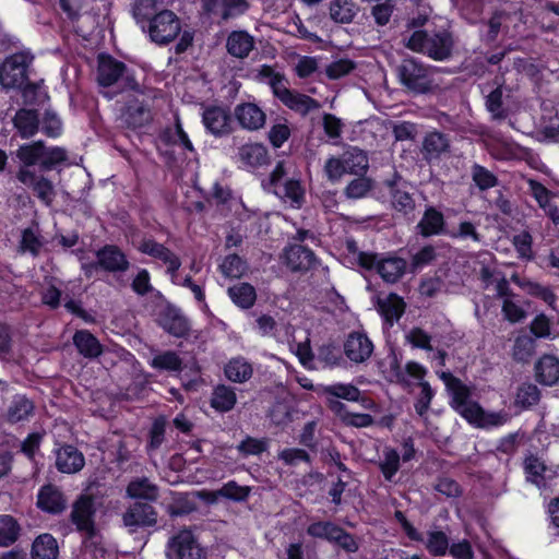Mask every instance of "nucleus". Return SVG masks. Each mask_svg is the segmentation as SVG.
Here are the masks:
<instances>
[{"mask_svg": "<svg viewBox=\"0 0 559 559\" xmlns=\"http://www.w3.org/2000/svg\"><path fill=\"white\" fill-rule=\"evenodd\" d=\"M402 41L407 49L438 62L451 60L457 45L454 33L445 27L432 31L417 29L404 34Z\"/></svg>", "mask_w": 559, "mask_h": 559, "instance_id": "nucleus-1", "label": "nucleus"}, {"mask_svg": "<svg viewBox=\"0 0 559 559\" xmlns=\"http://www.w3.org/2000/svg\"><path fill=\"white\" fill-rule=\"evenodd\" d=\"M396 74L400 83L413 94H428L436 87L431 68L414 57L403 59L396 67Z\"/></svg>", "mask_w": 559, "mask_h": 559, "instance_id": "nucleus-2", "label": "nucleus"}, {"mask_svg": "<svg viewBox=\"0 0 559 559\" xmlns=\"http://www.w3.org/2000/svg\"><path fill=\"white\" fill-rule=\"evenodd\" d=\"M121 81L122 90L141 92V85L129 74L126 64L109 55L98 56L97 82L100 86L108 87Z\"/></svg>", "mask_w": 559, "mask_h": 559, "instance_id": "nucleus-3", "label": "nucleus"}, {"mask_svg": "<svg viewBox=\"0 0 559 559\" xmlns=\"http://www.w3.org/2000/svg\"><path fill=\"white\" fill-rule=\"evenodd\" d=\"M34 60V56L26 51H20L8 56L0 64V85L9 91L20 88L27 81V70Z\"/></svg>", "mask_w": 559, "mask_h": 559, "instance_id": "nucleus-4", "label": "nucleus"}, {"mask_svg": "<svg viewBox=\"0 0 559 559\" xmlns=\"http://www.w3.org/2000/svg\"><path fill=\"white\" fill-rule=\"evenodd\" d=\"M168 559H207L206 551L190 528L180 530L167 545Z\"/></svg>", "mask_w": 559, "mask_h": 559, "instance_id": "nucleus-5", "label": "nucleus"}, {"mask_svg": "<svg viewBox=\"0 0 559 559\" xmlns=\"http://www.w3.org/2000/svg\"><path fill=\"white\" fill-rule=\"evenodd\" d=\"M440 378L444 382L450 394L451 407L467 420L469 416L473 415L474 406H477L478 404L471 400V389L451 372H442Z\"/></svg>", "mask_w": 559, "mask_h": 559, "instance_id": "nucleus-6", "label": "nucleus"}, {"mask_svg": "<svg viewBox=\"0 0 559 559\" xmlns=\"http://www.w3.org/2000/svg\"><path fill=\"white\" fill-rule=\"evenodd\" d=\"M95 502L93 497L81 495L73 503L70 513L71 522L75 525L76 531L84 534L86 539H93L97 536L95 525Z\"/></svg>", "mask_w": 559, "mask_h": 559, "instance_id": "nucleus-7", "label": "nucleus"}, {"mask_svg": "<svg viewBox=\"0 0 559 559\" xmlns=\"http://www.w3.org/2000/svg\"><path fill=\"white\" fill-rule=\"evenodd\" d=\"M180 21L169 10L155 14L148 25V34L152 41L158 45H166L173 41L180 33Z\"/></svg>", "mask_w": 559, "mask_h": 559, "instance_id": "nucleus-8", "label": "nucleus"}, {"mask_svg": "<svg viewBox=\"0 0 559 559\" xmlns=\"http://www.w3.org/2000/svg\"><path fill=\"white\" fill-rule=\"evenodd\" d=\"M157 516V511L152 504L136 501L122 513V523L130 534H134L139 530L155 526Z\"/></svg>", "mask_w": 559, "mask_h": 559, "instance_id": "nucleus-9", "label": "nucleus"}, {"mask_svg": "<svg viewBox=\"0 0 559 559\" xmlns=\"http://www.w3.org/2000/svg\"><path fill=\"white\" fill-rule=\"evenodd\" d=\"M157 324L175 337H186L190 332V322L181 310L171 304L162 306L156 313Z\"/></svg>", "mask_w": 559, "mask_h": 559, "instance_id": "nucleus-10", "label": "nucleus"}, {"mask_svg": "<svg viewBox=\"0 0 559 559\" xmlns=\"http://www.w3.org/2000/svg\"><path fill=\"white\" fill-rule=\"evenodd\" d=\"M202 122L215 138L229 135L234 131L233 117L226 107L210 105L203 109Z\"/></svg>", "mask_w": 559, "mask_h": 559, "instance_id": "nucleus-11", "label": "nucleus"}, {"mask_svg": "<svg viewBox=\"0 0 559 559\" xmlns=\"http://www.w3.org/2000/svg\"><path fill=\"white\" fill-rule=\"evenodd\" d=\"M451 148L450 135L435 130L424 136L420 152L427 163H435L442 157L450 156Z\"/></svg>", "mask_w": 559, "mask_h": 559, "instance_id": "nucleus-12", "label": "nucleus"}, {"mask_svg": "<svg viewBox=\"0 0 559 559\" xmlns=\"http://www.w3.org/2000/svg\"><path fill=\"white\" fill-rule=\"evenodd\" d=\"M402 178L397 175L393 180H388L385 183L390 189L392 207L407 218L414 217L415 200L412 193L407 190V186L401 182Z\"/></svg>", "mask_w": 559, "mask_h": 559, "instance_id": "nucleus-13", "label": "nucleus"}, {"mask_svg": "<svg viewBox=\"0 0 559 559\" xmlns=\"http://www.w3.org/2000/svg\"><path fill=\"white\" fill-rule=\"evenodd\" d=\"M17 180L31 187L36 197L46 205H50L55 198L52 182L44 176H37L33 170L20 167L16 174Z\"/></svg>", "mask_w": 559, "mask_h": 559, "instance_id": "nucleus-14", "label": "nucleus"}, {"mask_svg": "<svg viewBox=\"0 0 559 559\" xmlns=\"http://www.w3.org/2000/svg\"><path fill=\"white\" fill-rule=\"evenodd\" d=\"M97 264L100 270L118 274L124 273L130 267V262L124 252L115 245H106L96 251Z\"/></svg>", "mask_w": 559, "mask_h": 559, "instance_id": "nucleus-15", "label": "nucleus"}, {"mask_svg": "<svg viewBox=\"0 0 559 559\" xmlns=\"http://www.w3.org/2000/svg\"><path fill=\"white\" fill-rule=\"evenodd\" d=\"M427 370L416 361H408L404 368L401 367L396 355H393L390 361L391 381L401 384L405 389L415 385L413 380L425 378Z\"/></svg>", "mask_w": 559, "mask_h": 559, "instance_id": "nucleus-16", "label": "nucleus"}, {"mask_svg": "<svg viewBox=\"0 0 559 559\" xmlns=\"http://www.w3.org/2000/svg\"><path fill=\"white\" fill-rule=\"evenodd\" d=\"M67 498L55 485H44L37 493L36 506L49 514H60L67 509Z\"/></svg>", "mask_w": 559, "mask_h": 559, "instance_id": "nucleus-17", "label": "nucleus"}, {"mask_svg": "<svg viewBox=\"0 0 559 559\" xmlns=\"http://www.w3.org/2000/svg\"><path fill=\"white\" fill-rule=\"evenodd\" d=\"M236 159L243 168L257 169L269 165L270 155L266 146L262 143H246L238 147Z\"/></svg>", "mask_w": 559, "mask_h": 559, "instance_id": "nucleus-18", "label": "nucleus"}, {"mask_svg": "<svg viewBox=\"0 0 559 559\" xmlns=\"http://www.w3.org/2000/svg\"><path fill=\"white\" fill-rule=\"evenodd\" d=\"M344 352L350 361L360 364L371 356L373 344L365 333L352 332L344 343Z\"/></svg>", "mask_w": 559, "mask_h": 559, "instance_id": "nucleus-19", "label": "nucleus"}, {"mask_svg": "<svg viewBox=\"0 0 559 559\" xmlns=\"http://www.w3.org/2000/svg\"><path fill=\"white\" fill-rule=\"evenodd\" d=\"M234 116L239 126L248 131L262 129L266 120L264 111L253 103L238 104L234 109Z\"/></svg>", "mask_w": 559, "mask_h": 559, "instance_id": "nucleus-20", "label": "nucleus"}, {"mask_svg": "<svg viewBox=\"0 0 559 559\" xmlns=\"http://www.w3.org/2000/svg\"><path fill=\"white\" fill-rule=\"evenodd\" d=\"M286 265L293 272H306L316 264V255L312 250L301 245H289L283 253Z\"/></svg>", "mask_w": 559, "mask_h": 559, "instance_id": "nucleus-21", "label": "nucleus"}, {"mask_svg": "<svg viewBox=\"0 0 559 559\" xmlns=\"http://www.w3.org/2000/svg\"><path fill=\"white\" fill-rule=\"evenodd\" d=\"M85 465L81 451L71 444H64L56 450V467L64 474H75Z\"/></svg>", "mask_w": 559, "mask_h": 559, "instance_id": "nucleus-22", "label": "nucleus"}, {"mask_svg": "<svg viewBox=\"0 0 559 559\" xmlns=\"http://www.w3.org/2000/svg\"><path fill=\"white\" fill-rule=\"evenodd\" d=\"M510 94L511 90L508 86L499 84L486 96L485 107L492 120L501 121L508 118V99L510 98Z\"/></svg>", "mask_w": 559, "mask_h": 559, "instance_id": "nucleus-23", "label": "nucleus"}, {"mask_svg": "<svg viewBox=\"0 0 559 559\" xmlns=\"http://www.w3.org/2000/svg\"><path fill=\"white\" fill-rule=\"evenodd\" d=\"M152 119L151 106L145 100H129L121 114V121L129 128L136 129Z\"/></svg>", "mask_w": 559, "mask_h": 559, "instance_id": "nucleus-24", "label": "nucleus"}, {"mask_svg": "<svg viewBox=\"0 0 559 559\" xmlns=\"http://www.w3.org/2000/svg\"><path fill=\"white\" fill-rule=\"evenodd\" d=\"M416 228L418 234L426 238L436 235H448L449 231L445 228L443 214L433 206H428L425 210Z\"/></svg>", "mask_w": 559, "mask_h": 559, "instance_id": "nucleus-25", "label": "nucleus"}, {"mask_svg": "<svg viewBox=\"0 0 559 559\" xmlns=\"http://www.w3.org/2000/svg\"><path fill=\"white\" fill-rule=\"evenodd\" d=\"M535 379L547 386L559 382V358L554 355H543L534 366Z\"/></svg>", "mask_w": 559, "mask_h": 559, "instance_id": "nucleus-26", "label": "nucleus"}, {"mask_svg": "<svg viewBox=\"0 0 559 559\" xmlns=\"http://www.w3.org/2000/svg\"><path fill=\"white\" fill-rule=\"evenodd\" d=\"M510 414L504 409L498 412H486L479 404H477V406H474L473 415L469 416L467 421L477 428L490 429L503 426L510 420Z\"/></svg>", "mask_w": 559, "mask_h": 559, "instance_id": "nucleus-27", "label": "nucleus"}, {"mask_svg": "<svg viewBox=\"0 0 559 559\" xmlns=\"http://www.w3.org/2000/svg\"><path fill=\"white\" fill-rule=\"evenodd\" d=\"M479 278L485 289H488L491 286L495 288L496 298L508 297L509 295H513V292L510 287L509 281L507 280L504 273L498 269L490 267L487 265L481 266L479 271Z\"/></svg>", "mask_w": 559, "mask_h": 559, "instance_id": "nucleus-28", "label": "nucleus"}, {"mask_svg": "<svg viewBox=\"0 0 559 559\" xmlns=\"http://www.w3.org/2000/svg\"><path fill=\"white\" fill-rule=\"evenodd\" d=\"M13 126L22 139L33 138L39 130V115L36 109L21 108L13 119Z\"/></svg>", "mask_w": 559, "mask_h": 559, "instance_id": "nucleus-29", "label": "nucleus"}, {"mask_svg": "<svg viewBox=\"0 0 559 559\" xmlns=\"http://www.w3.org/2000/svg\"><path fill=\"white\" fill-rule=\"evenodd\" d=\"M255 41L246 31L231 32L226 40L227 52L238 59H245L254 49Z\"/></svg>", "mask_w": 559, "mask_h": 559, "instance_id": "nucleus-30", "label": "nucleus"}, {"mask_svg": "<svg viewBox=\"0 0 559 559\" xmlns=\"http://www.w3.org/2000/svg\"><path fill=\"white\" fill-rule=\"evenodd\" d=\"M407 262L403 258L388 257L377 263V272L386 283H396L406 272Z\"/></svg>", "mask_w": 559, "mask_h": 559, "instance_id": "nucleus-31", "label": "nucleus"}, {"mask_svg": "<svg viewBox=\"0 0 559 559\" xmlns=\"http://www.w3.org/2000/svg\"><path fill=\"white\" fill-rule=\"evenodd\" d=\"M281 103L302 117L321 107L317 99L294 90H290Z\"/></svg>", "mask_w": 559, "mask_h": 559, "instance_id": "nucleus-32", "label": "nucleus"}, {"mask_svg": "<svg viewBox=\"0 0 559 559\" xmlns=\"http://www.w3.org/2000/svg\"><path fill=\"white\" fill-rule=\"evenodd\" d=\"M347 174L365 175L369 168V158L365 151L357 146H348L342 153Z\"/></svg>", "mask_w": 559, "mask_h": 559, "instance_id": "nucleus-33", "label": "nucleus"}, {"mask_svg": "<svg viewBox=\"0 0 559 559\" xmlns=\"http://www.w3.org/2000/svg\"><path fill=\"white\" fill-rule=\"evenodd\" d=\"M237 403V395L234 388L226 384H218L213 389L210 404L218 413L230 412Z\"/></svg>", "mask_w": 559, "mask_h": 559, "instance_id": "nucleus-34", "label": "nucleus"}, {"mask_svg": "<svg viewBox=\"0 0 559 559\" xmlns=\"http://www.w3.org/2000/svg\"><path fill=\"white\" fill-rule=\"evenodd\" d=\"M73 344L85 358H96L103 353L102 344L87 330L76 331L73 335Z\"/></svg>", "mask_w": 559, "mask_h": 559, "instance_id": "nucleus-35", "label": "nucleus"}, {"mask_svg": "<svg viewBox=\"0 0 559 559\" xmlns=\"http://www.w3.org/2000/svg\"><path fill=\"white\" fill-rule=\"evenodd\" d=\"M127 496L133 499L156 501L158 498L157 485L150 481L147 477L132 479L127 486Z\"/></svg>", "mask_w": 559, "mask_h": 559, "instance_id": "nucleus-36", "label": "nucleus"}, {"mask_svg": "<svg viewBox=\"0 0 559 559\" xmlns=\"http://www.w3.org/2000/svg\"><path fill=\"white\" fill-rule=\"evenodd\" d=\"M377 307L381 316L388 322H393L399 320L405 310V302L403 298L397 296L396 294H389L384 298L379 297L377 301Z\"/></svg>", "mask_w": 559, "mask_h": 559, "instance_id": "nucleus-37", "label": "nucleus"}, {"mask_svg": "<svg viewBox=\"0 0 559 559\" xmlns=\"http://www.w3.org/2000/svg\"><path fill=\"white\" fill-rule=\"evenodd\" d=\"M34 413V404L24 395L13 396L5 417L11 424H16L23 420H27Z\"/></svg>", "mask_w": 559, "mask_h": 559, "instance_id": "nucleus-38", "label": "nucleus"}, {"mask_svg": "<svg viewBox=\"0 0 559 559\" xmlns=\"http://www.w3.org/2000/svg\"><path fill=\"white\" fill-rule=\"evenodd\" d=\"M227 294L241 309H250L257 300L255 288L249 283H237L227 289Z\"/></svg>", "mask_w": 559, "mask_h": 559, "instance_id": "nucleus-39", "label": "nucleus"}, {"mask_svg": "<svg viewBox=\"0 0 559 559\" xmlns=\"http://www.w3.org/2000/svg\"><path fill=\"white\" fill-rule=\"evenodd\" d=\"M43 155L44 142L41 140L23 144L15 152L16 158L22 163L21 167L27 169L34 165L40 166Z\"/></svg>", "mask_w": 559, "mask_h": 559, "instance_id": "nucleus-40", "label": "nucleus"}, {"mask_svg": "<svg viewBox=\"0 0 559 559\" xmlns=\"http://www.w3.org/2000/svg\"><path fill=\"white\" fill-rule=\"evenodd\" d=\"M58 554L57 540L50 534H41L33 543L32 559H57Z\"/></svg>", "mask_w": 559, "mask_h": 559, "instance_id": "nucleus-41", "label": "nucleus"}, {"mask_svg": "<svg viewBox=\"0 0 559 559\" xmlns=\"http://www.w3.org/2000/svg\"><path fill=\"white\" fill-rule=\"evenodd\" d=\"M273 193L294 207H300L304 202L305 192L299 180H286L280 187H275Z\"/></svg>", "mask_w": 559, "mask_h": 559, "instance_id": "nucleus-42", "label": "nucleus"}, {"mask_svg": "<svg viewBox=\"0 0 559 559\" xmlns=\"http://www.w3.org/2000/svg\"><path fill=\"white\" fill-rule=\"evenodd\" d=\"M224 371L228 380L237 383H243L248 381L253 374V368L251 364L242 357L231 359L225 366Z\"/></svg>", "mask_w": 559, "mask_h": 559, "instance_id": "nucleus-43", "label": "nucleus"}, {"mask_svg": "<svg viewBox=\"0 0 559 559\" xmlns=\"http://www.w3.org/2000/svg\"><path fill=\"white\" fill-rule=\"evenodd\" d=\"M357 10L353 0H332L330 2V16L336 23H350L357 14Z\"/></svg>", "mask_w": 559, "mask_h": 559, "instance_id": "nucleus-44", "label": "nucleus"}, {"mask_svg": "<svg viewBox=\"0 0 559 559\" xmlns=\"http://www.w3.org/2000/svg\"><path fill=\"white\" fill-rule=\"evenodd\" d=\"M540 395L537 385L530 382L522 383L516 389L514 405L522 409H528L539 403Z\"/></svg>", "mask_w": 559, "mask_h": 559, "instance_id": "nucleus-45", "label": "nucleus"}, {"mask_svg": "<svg viewBox=\"0 0 559 559\" xmlns=\"http://www.w3.org/2000/svg\"><path fill=\"white\" fill-rule=\"evenodd\" d=\"M535 337L527 334L519 335L514 340V344L512 347V358L518 362H528L531 358L535 355Z\"/></svg>", "mask_w": 559, "mask_h": 559, "instance_id": "nucleus-46", "label": "nucleus"}, {"mask_svg": "<svg viewBox=\"0 0 559 559\" xmlns=\"http://www.w3.org/2000/svg\"><path fill=\"white\" fill-rule=\"evenodd\" d=\"M358 177L348 182L344 188L343 194L348 200H359L368 197L374 187V181L365 175H357Z\"/></svg>", "mask_w": 559, "mask_h": 559, "instance_id": "nucleus-47", "label": "nucleus"}, {"mask_svg": "<svg viewBox=\"0 0 559 559\" xmlns=\"http://www.w3.org/2000/svg\"><path fill=\"white\" fill-rule=\"evenodd\" d=\"M471 178L480 192L487 191L499 185L498 177L491 170L477 163H474L471 166Z\"/></svg>", "mask_w": 559, "mask_h": 559, "instance_id": "nucleus-48", "label": "nucleus"}, {"mask_svg": "<svg viewBox=\"0 0 559 559\" xmlns=\"http://www.w3.org/2000/svg\"><path fill=\"white\" fill-rule=\"evenodd\" d=\"M21 527L11 515L0 516V546L8 547L19 538Z\"/></svg>", "mask_w": 559, "mask_h": 559, "instance_id": "nucleus-49", "label": "nucleus"}, {"mask_svg": "<svg viewBox=\"0 0 559 559\" xmlns=\"http://www.w3.org/2000/svg\"><path fill=\"white\" fill-rule=\"evenodd\" d=\"M378 466L385 480L391 481L400 469L399 452L392 448H384L382 459L379 461Z\"/></svg>", "mask_w": 559, "mask_h": 559, "instance_id": "nucleus-50", "label": "nucleus"}, {"mask_svg": "<svg viewBox=\"0 0 559 559\" xmlns=\"http://www.w3.org/2000/svg\"><path fill=\"white\" fill-rule=\"evenodd\" d=\"M515 294L508 297H500L502 299L501 312L503 318L510 323H519L523 321L527 313L525 309L514 300Z\"/></svg>", "mask_w": 559, "mask_h": 559, "instance_id": "nucleus-51", "label": "nucleus"}, {"mask_svg": "<svg viewBox=\"0 0 559 559\" xmlns=\"http://www.w3.org/2000/svg\"><path fill=\"white\" fill-rule=\"evenodd\" d=\"M166 424V419L163 416L157 417L153 421L148 431V442L146 444V451L148 453L157 451L165 441Z\"/></svg>", "mask_w": 559, "mask_h": 559, "instance_id": "nucleus-52", "label": "nucleus"}, {"mask_svg": "<svg viewBox=\"0 0 559 559\" xmlns=\"http://www.w3.org/2000/svg\"><path fill=\"white\" fill-rule=\"evenodd\" d=\"M151 366L158 370L180 371L182 368V360L177 353L167 350L155 356L151 361Z\"/></svg>", "mask_w": 559, "mask_h": 559, "instance_id": "nucleus-53", "label": "nucleus"}, {"mask_svg": "<svg viewBox=\"0 0 559 559\" xmlns=\"http://www.w3.org/2000/svg\"><path fill=\"white\" fill-rule=\"evenodd\" d=\"M219 270L226 277L239 278L247 270V263L237 254H228L219 265Z\"/></svg>", "mask_w": 559, "mask_h": 559, "instance_id": "nucleus-54", "label": "nucleus"}, {"mask_svg": "<svg viewBox=\"0 0 559 559\" xmlns=\"http://www.w3.org/2000/svg\"><path fill=\"white\" fill-rule=\"evenodd\" d=\"M448 236L452 239H471L474 242H481L483 240V236L478 233L476 225L471 221H460L455 229L448 231Z\"/></svg>", "mask_w": 559, "mask_h": 559, "instance_id": "nucleus-55", "label": "nucleus"}, {"mask_svg": "<svg viewBox=\"0 0 559 559\" xmlns=\"http://www.w3.org/2000/svg\"><path fill=\"white\" fill-rule=\"evenodd\" d=\"M413 381L420 388V392L416 399L414 407L416 413L420 417H424L429 409L435 393L430 384L427 381H425L424 378L421 380Z\"/></svg>", "mask_w": 559, "mask_h": 559, "instance_id": "nucleus-56", "label": "nucleus"}, {"mask_svg": "<svg viewBox=\"0 0 559 559\" xmlns=\"http://www.w3.org/2000/svg\"><path fill=\"white\" fill-rule=\"evenodd\" d=\"M324 393L326 396L334 399H343L346 401H358L360 396V391L353 384H332L324 388Z\"/></svg>", "mask_w": 559, "mask_h": 559, "instance_id": "nucleus-57", "label": "nucleus"}, {"mask_svg": "<svg viewBox=\"0 0 559 559\" xmlns=\"http://www.w3.org/2000/svg\"><path fill=\"white\" fill-rule=\"evenodd\" d=\"M524 468L528 481L537 486L544 485L546 466L537 456H528L524 462Z\"/></svg>", "mask_w": 559, "mask_h": 559, "instance_id": "nucleus-58", "label": "nucleus"}, {"mask_svg": "<svg viewBox=\"0 0 559 559\" xmlns=\"http://www.w3.org/2000/svg\"><path fill=\"white\" fill-rule=\"evenodd\" d=\"M138 249L140 252L158 259L163 262L167 261V259L173 253V251H170L167 247L155 241L154 239H143Z\"/></svg>", "mask_w": 559, "mask_h": 559, "instance_id": "nucleus-59", "label": "nucleus"}, {"mask_svg": "<svg viewBox=\"0 0 559 559\" xmlns=\"http://www.w3.org/2000/svg\"><path fill=\"white\" fill-rule=\"evenodd\" d=\"M512 245L518 252V255L522 260L530 261L533 259V238L528 231H522L514 235L512 238Z\"/></svg>", "mask_w": 559, "mask_h": 559, "instance_id": "nucleus-60", "label": "nucleus"}, {"mask_svg": "<svg viewBox=\"0 0 559 559\" xmlns=\"http://www.w3.org/2000/svg\"><path fill=\"white\" fill-rule=\"evenodd\" d=\"M67 160V152L62 147H46L44 145V155L41 157L40 169L51 170L57 165Z\"/></svg>", "mask_w": 559, "mask_h": 559, "instance_id": "nucleus-61", "label": "nucleus"}, {"mask_svg": "<svg viewBox=\"0 0 559 559\" xmlns=\"http://www.w3.org/2000/svg\"><path fill=\"white\" fill-rule=\"evenodd\" d=\"M216 493L226 499L234 501H245L250 495V488L247 486H240L235 480L226 483Z\"/></svg>", "mask_w": 559, "mask_h": 559, "instance_id": "nucleus-62", "label": "nucleus"}, {"mask_svg": "<svg viewBox=\"0 0 559 559\" xmlns=\"http://www.w3.org/2000/svg\"><path fill=\"white\" fill-rule=\"evenodd\" d=\"M426 547L433 556H443L449 548V538L443 532H430L428 534Z\"/></svg>", "mask_w": 559, "mask_h": 559, "instance_id": "nucleus-63", "label": "nucleus"}, {"mask_svg": "<svg viewBox=\"0 0 559 559\" xmlns=\"http://www.w3.org/2000/svg\"><path fill=\"white\" fill-rule=\"evenodd\" d=\"M278 460L283 461L285 465L294 466L300 462L311 464L309 453L300 448H287L278 453Z\"/></svg>", "mask_w": 559, "mask_h": 559, "instance_id": "nucleus-64", "label": "nucleus"}]
</instances>
